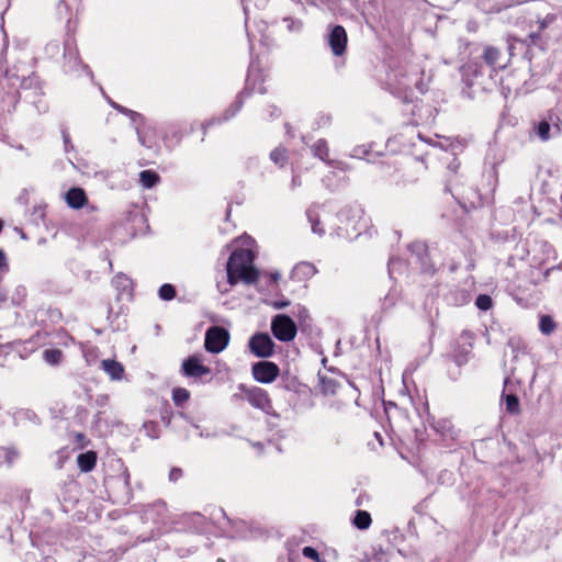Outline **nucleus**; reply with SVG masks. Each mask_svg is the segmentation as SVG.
Instances as JSON below:
<instances>
[{"instance_id": "9d476101", "label": "nucleus", "mask_w": 562, "mask_h": 562, "mask_svg": "<svg viewBox=\"0 0 562 562\" xmlns=\"http://www.w3.org/2000/svg\"><path fill=\"white\" fill-rule=\"evenodd\" d=\"M248 401L255 407H258L263 411L271 406L267 392L261 389H255L254 391H251V393L248 396Z\"/></svg>"}, {"instance_id": "c9c22d12", "label": "nucleus", "mask_w": 562, "mask_h": 562, "mask_svg": "<svg viewBox=\"0 0 562 562\" xmlns=\"http://www.w3.org/2000/svg\"><path fill=\"white\" fill-rule=\"evenodd\" d=\"M299 553L296 551L291 550L289 552V562H297Z\"/></svg>"}, {"instance_id": "aec40b11", "label": "nucleus", "mask_w": 562, "mask_h": 562, "mask_svg": "<svg viewBox=\"0 0 562 562\" xmlns=\"http://www.w3.org/2000/svg\"><path fill=\"white\" fill-rule=\"evenodd\" d=\"M550 130L551 124L548 120H542L536 127L537 135L543 142H547L550 138Z\"/></svg>"}, {"instance_id": "b1692460", "label": "nucleus", "mask_w": 562, "mask_h": 562, "mask_svg": "<svg viewBox=\"0 0 562 562\" xmlns=\"http://www.w3.org/2000/svg\"><path fill=\"white\" fill-rule=\"evenodd\" d=\"M176 296V290L171 284H164L159 289V297L169 301Z\"/></svg>"}, {"instance_id": "7c9ffc66", "label": "nucleus", "mask_w": 562, "mask_h": 562, "mask_svg": "<svg viewBox=\"0 0 562 562\" xmlns=\"http://www.w3.org/2000/svg\"><path fill=\"white\" fill-rule=\"evenodd\" d=\"M554 21H555V15L554 14H547L543 19L538 21L540 31H542L546 27H548Z\"/></svg>"}, {"instance_id": "ddd939ff", "label": "nucleus", "mask_w": 562, "mask_h": 562, "mask_svg": "<svg viewBox=\"0 0 562 562\" xmlns=\"http://www.w3.org/2000/svg\"><path fill=\"white\" fill-rule=\"evenodd\" d=\"M319 387L323 394L331 395L335 394L338 387V382L323 374H318Z\"/></svg>"}, {"instance_id": "f704fd0d", "label": "nucleus", "mask_w": 562, "mask_h": 562, "mask_svg": "<svg viewBox=\"0 0 562 562\" xmlns=\"http://www.w3.org/2000/svg\"><path fill=\"white\" fill-rule=\"evenodd\" d=\"M170 480H178L181 476V470L180 469H172L170 471Z\"/></svg>"}, {"instance_id": "2f4dec72", "label": "nucleus", "mask_w": 562, "mask_h": 562, "mask_svg": "<svg viewBox=\"0 0 562 562\" xmlns=\"http://www.w3.org/2000/svg\"><path fill=\"white\" fill-rule=\"evenodd\" d=\"M308 218H310V221L312 223V231H313V233L322 236L325 231H324L323 227H321L319 221L318 220H314L311 212H308Z\"/></svg>"}, {"instance_id": "393cba45", "label": "nucleus", "mask_w": 562, "mask_h": 562, "mask_svg": "<svg viewBox=\"0 0 562 562\" xmlns=\"http://www.w3.org/2000/svg\"><path fill=\"white\" fill-rule=\"evenodd\" d=\"M475 305L482 311H487L492 307V299L486 294H481L476 297Z\"/></svg>"}, {"instance_id": "2eb2a0df", "label": "nucleus", "mask_w": 562, "mask_h": 562, "mask_svg": "<svg viewBox=\"0 0 562 562\" xmlns=\"http://www.w3.org/2000/svg\"><path fill=\"white\" fill-rule=\"evenodd\" d=\"M139 181L144 188L149 189L159 181V176L151 170H143L139 173Z\"/></svg>"}, {"instance_id": "72a5a7b5", "label": "nucleus", "mask_w": 562, "mask_h": 562, "mask_svg": "<svg viewBox=\"0 0 562 562\" xmlns=\"http://www.w3.org/2000/svg\"><path fill=\"white\" fill-rule=\"evenodd\" d=\"M63 138L66 150H69V148L72 147V145L70 143V136L66 131H63Z\"/></svg>"}, {"instance_id": "f8f14e48", "label": "nucleus", "mask_w": 562, "mask_h": 562, "mask_svg": "<svg viewBox=\"0 0 562 562\" xmlns=\"http://www.w3.org/2000/svg\"><path fill=\"white\" fill-rule=\"evenodd\" d=\"M77 463L82 472H90L95 467L97 463L95 452L87 451L85 453H80L77 457Z\"/></svg>"}, {"instance_id": "f03ea898", "label": "nucleus", "mask_w": 562, "mask_h": 562, "mask_svg": "<svg viewBox=\"0 0 562 562\" xmlns=\"http://www.w3.org/2000/svg\"><path fill=\"white\" fill-rule=\"evenodd\" d=\"M271 331L280 341H291L295 338L297 328L290 316L278 314L271 321Z\"/></svg>"}, {"instance_id": "9b49d317", "label": "nucleus", "mask_w": 562, "mask_h": 562, "mask_svg": "<svg viewBox=\"0 0 562 562\" xmlns=\"http://www.w3.org/2000/svg\"><path fill=\"white\" fill-rule=\"evenodd\" d=\"M525 0H481L482 8L487 11H501L504 8H508L514 4L524 2Z\"/></svg>"}, {"instance_id": "c756f323", "label": "nucleus", "mask_w": 562, "mask_h": 562, "mask_svg": "<svg viewBox=\"0 0 562 562\" xmlns=\"http://www.w3.org/2000/svg\"><path fill=\"white\" fill-rule=\"evenodd\" d=\"M111 105H112L114 109H116L117 111H120L121 113H124V114L130 115V116H131V119H132L133 121H135V120H136V117H140V115H139L138 113H136V112H134V111H132V110H128V109H126V108H124V106H121V105H119V104H117V103H115V102H111Z\"/></svg>"}, {"instance_id": "79ce46f5", "label": "nucleus", "mask_w": 562, "mask_h": 562, "mask_svg": "<svg viewBox=\"0 0 562 562\" xmlns=\"http://www.w3.org/2000/svg\"><path fill=\"white\" fill-rule=\"evenodd\" d=\"M216 562H225V560H223V559H221V558H220V559H217V561H216Z\"/></svg>"}, {"instance_id": "a211bd4d", "label": "nucleus", "mask_w": 562, "mask_h": 562, "mask_svg": "<svg viewBox=\"0 0 562 562\" xmlns=\"http://www.w3.org/2000/svg\"><path fill=\"white\" fill-rule=\"evenodd\" d=\"M313 153L316 157L322 159L323 161L328 160V147L327 143L324 139L317 140L313 146Z\"/></svg>"}, {"instance_id": "c85d7f7f", "label": "nucleus", "mask_w": 562, "mask_h": 562, "mask_svg": "<svg viewBox=\"0 0 562 562\" xmlns=\"http://www.w3.org/2000/svg\"><path fill=\"white\" fill-rule=\"evenodd\" d=\"M0 454L4 456L8 464H11L18 458V453L14 450L8 448H1Z\"/></svg>"}, {"instance_id": "a878e982", "label": "nucleus", "mask_w": 562, "mask_h": 562, "mask_svg": "<svg viewBox=\"0 0 562 562\" xmlns=\"http://www.w3.org/2000/svg\"><path fill=\"white\" fill-rule=\"evenodd\" d=\"M302 554L307 558V559H311L313 560L314 562H325L319 553L317 552L316 549H314L313 547H304L303 550H302Z\"/></svg>"}, {"instance_id": "423d86ee", "label": "nucleus", "mask_w": 562, "mask_h": 562, "mask_svg": "<svg viewBox=\"0 0 562 562\" xmlns=\"http://www.w3.org/2000/svg\"><path fill=\"white\" fill-rule=\"evenodd\" d=\"M347 41L345 29L341 25L334 26L328 35V44L335 56H341L345 53Z\"/></svg>"}, {"instance_id": "0eeeda50", "label": "nucleus", "mask_w": 562, "mask_h": 562, "mask_svg": "<svg viewBox=\"0 0 562 562\" xmlns=\"http://www.w3.org/2000/svg\"><path fill=\"white\" fill-rule=\"evenodd\" d=\"M182 371L187 376L200 378L210 373V368L203 366L196 356H191L182 363Z\"/></svg>"}, {"instance_id": "ea45409f", "label": "nucleus", "mask_w": 562, "mask_h": 562, "mask_svg": "<svg viewBox=\"0 0 562 562\" xmlns=\"http://www.w3.org/2000/svg\"><path fill=\"white\" fill-rule=\"evenodd\" d=\"M530 37H531L532 42H536V40L539 38V34L532 33V34H530Z\"/></svg>"}, {"instance_id": "f3484780", "label": "nucleus", "mask_w": 562, "mask_h": 562, "mask_svg": "<svg viewBox=\"0 0 562 562\" xmlns=\"http://www.w3.org/2000/svg\"><path fill=\"white\" fill-rule=\"evenodd\" d=\"M506 411L509 414L516 415L520 412L519 400L515 394H507L504 396Z\"/></svg>"}, {"instance_id": "4c0bfd02", "label": "nucleus", "mask_w": 562, "mask_h": 562, "mask_svg": "<svg viewBox=\"0 0 562 562\" xmlns=\"http://www.w3.org/2000/svg\"><path fill=\"white\" fill-rule=\"evenodd\" d=\"M5 266V257L4 254L0 250V269Z\"/></svg>"}, {"instance_id": "7ed1b4c3", "label": "nucleus", "mask_w": 562, "mask_h": 562, "mask_svg": "<svg viewBox=\"0 0 562 562\" xmlns=\"http://www.w3.org/2000/svg\"><path fill=\"white\" fill-rule=\"evenodd\" d=\"M229 341V334L226 329L213 326L205 334V349L212 353H218L226 348Z\"/></svg>"}, {"instance_id": "6e6552de", "label": "nucleus", "mask_w": 562, "mask_h": 562, "mask_svg": "<svg viewBox=\"0 0 562 562\" xmlns=\"http://www.w3.org/2000/svg\"><path fill=\"white\" fill-rule=\"evenodd\" d=\"M66 202L71 209H81L88 202L86 192L81 188H71L66 192Z\"/></svg>"}, {"instance_id": "6ab92c4d", "label": "nucleus", "mask_w": 562, "mask_h": 562, "mask_svg": "<svg viewBox=\"0 0 562 562\" xmlns=\"http://www.w3.org/2000/svg\"><path fill=\"white\" fill-rule=\"evenodd\" d=\"M43 358L49 364H58L63 358V352L59 349H46L43 352Z\"/></svg>"}, {"instance_id": "4468645a", "label": "nucleus", "mask_w": 562, "mask_h": 562, "mask_svg": "<svg viewBox=\"0 0 562 562\" xmlns=\"http://www.w3.org/2000/svg\"><path fill=\"white\" fill-rule=\"evenodd\" d=\"M351 216L346 217L347 221L352 225L353 231H360L366 227L363 222V211L360 207H355L351 211Z\"/></svg>"}, {"instance_id": "dca6fc26", "label": "nucleus", "mask_w": 562, "mask_h": 562, "mask_svg": "<svg viewBox=\"0 0 562 562\" xmlns=\"http://www.w3.org/2000/svg\"><path fill=\"white\" fill-rule=\"evenodd\" d=\"M499 57H501L499 49L492 47V46H487L485 48L483 58L487 65H490L492 67L497 66Z\"/></svg>"}, {"instance_id": "39448f33", "label": "nucleus", "mask_w": 562, "mask_h": 562, "mask_svg": "<svg viewBox=\"0 0 562 562\" xmlns=\"http://www.w3.org/2000/svg\"><path fill=\"white\" fill-rule=\"evenodd\" d=\"M252 375L260 383H271L279 375V367L274 362L260 361L252 366Z\"/></svg>"}, {"instance_id": "58836bf2", "label": "nucleus", "mask_w": 562, "mask_h": 562, "mask_svg": "<svg viewBox=\"0 0 562 562\" xmlns=\"http://www.w3.org/2000/svg\"><path fill=\"white\" fill-rule=\"evenodd\" d=\"M286 305H288V302L276 303L277 308H282V307H285Z\"/></svg>"}, {"instance_id": "473e14b6", "label": "nucleus", "mask_w": 562, "mask_h": 562, "mask_svg": "<svg viewBox=\"0 0 562 562\" xmlns=\"http://www.w3.org/2000/svg\"><path fill=\"white\" fill-rule=\"evenodd\" d=\"M299 269H303L305 274H314L316 272L315 267L311 263H301Z\"/></svg>"}, {"instance_id": "5701e85b", "label": "nucleus", "mask_w": 562, "mask_h": 562, "mask_svg": "<svg viewBox=\"0 0 562 562\" xmlns=\"http://www.w3.org/2000/svg\"><path fill=\"white\" fill-rule=\"evenodd\" d=\"M539 328L541 330L542 334L544 335H549L553 331L554 329V322L552 321V318L548 315H543L541 318H540V322H539Z\"/></svg>"}, {"instance_id": "4be33fe9", "label": "nucleus", "mask_w": 562, "mask_h": 562, "mask_svg": "<svg viewBox=\"0 0 562 562\" xmlns=\"http://www.w3.org/2000/svg\"><path fill=\"white\" fill-rule=\"evenodd\" d=\"M353 524L356 527H369L371 524L370 514L364 510H358L353 518Z\"/></svg>"}, {"instance_id": "20e7f679", "label": "nucleus", "mask_w": 562, "mask_h": 562, "mask_svg": "<svg viewBox=\"0 0 562 562\" xmlns=\"http://www.w3.org/2000/svg\"><path fill=\"white\" fill-rule=\"evenodd\" d=\"M249 349L260 358H269L273 355L274 342L268 334H256L249 340Z\"/></svg>"}, {"instance_id": "1a4fd4ad", "label": "nucleus", "mask_w": 562, "mask_h": 562, "mask_svg": "<svg viewBox=\"0 0 562 562\" xmlns=\"http://www.w3.org/2000/svg\"><path fill=\"white\" fill-rule=\"evenodd\" d=\"M101 368L111 380L121 381L123 379L124 367L119 361L114 359H104L101 361Z\"/></svg>"}, {"instance_id": "f257e3e1", "label": "nucleus", "mask_w": 562, "mask_h": 562, "mask_svg": "<svg viewBox=\"0 0 562 562\" xmlns=\"http://www.w3.org/2000/svg\"><path fill=\"white\" fill-rule=\"evenodd\" d=\"M254 254L249 249L235 250L226 265L227 280L231 285L243 281L247 284L256 283L258 271L252 266Z\"/></svg>"}, {"instance_id": "412c9836", "label": "nucleus", "mask_w": 562, "mask_h": 562, "mask_svg": "<svg viewBox=\"0 0 562 562\" xmlns=\"http://www.w3.org/2000/svg\"><path fill=\"white\" fill-rule=\"evenodd\" d=\"M190 397V393L188 390L182 387H177L172 391V400L176 405L180 406L184 402H187Z\"/></svg>"}, {"instance_id": "e433bc0d", "label": "nucleus", "mask_w": 562, "mask_h": 562, "mask_svg": "<svg viewBox=\"0 0 562 562\" xmlns=\"http://www.w3.org/2000/svg\"><path fill=\"white\" fill-rule=\"evenodd\" d=\"M192 518L193 524H202V517L199 514H193Z\"/></svg>"}, {"instance_id": "cd10ccee", "label": "nucleus", "mask_w": 562, "mask_h": 562, "mask_svg": "<svg viewBox=\"0 0 562 562\" xmlns=\"http://www.w3.org/2000/svg\"><path fill=\"white\" fill-rule=\"evenodd\" d=\"M270 157L277 165L283 166L285 161V150L277 148L271 153Z\"/></svg>"}, {"instance_id": "bb28decb", "label": "nucleus", "mask_w": 562, "mask_h": 562, "mask_svg": "<svg viewBox=\"0 0 562 562\" xmlns=\"http://www.w3.org/2000/svg\"><path fill=\"white\" fill-rule=\"evenodd\" d=\"M113 283L117 288H122V290L127 291L131 289L132 282L131 280L125 276H116L113 279Z\"/></svg>"}, {"instance_id": "a19ab883", "label": "nucleus", "mask_w": 562, "mask_h": 562, "mask_svg": "<svg viewBox=\"0 0 562 562\" xmlns=\"http://www.w3.org/2000/svg\"><path fill=\"white\" fill-rule=\"evenodd\" d=\"M413 247L422 248V247H423V245H420V244H414V245H412V248H413Z\"/></svg>"}]
</instances>
